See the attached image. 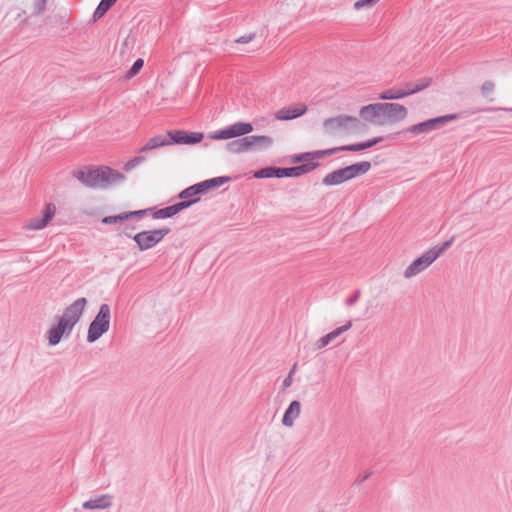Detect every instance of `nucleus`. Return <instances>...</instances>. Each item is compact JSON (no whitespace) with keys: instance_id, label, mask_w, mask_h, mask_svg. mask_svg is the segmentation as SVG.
Listing matches in <instances>:
<instances>
[{"instance_id":"obj_1","label":"nucleus","mask_w":512,"mask_h":512,"mask_svg":"<svg viewBox=\"0 0 512 512\" xmlns=\"http://www.w3.org/2000/svg\"><path fill=\"white\" fill-rule=\"evenodd\" d=\"M253 131V126L249 122H236L223 129L216 130L208 134L211 140H228L241 137L238 140L231 141L227 144V150L234 154L248 152L246 135Z\"/></svg>"},{"instance_id":"obj_2","label":"nucleus","mask_w":512,"mask_h":512,"mask_svg":"<svg viewBox=\"0 0 512 512\" xmlns=\"http://www.w3.org/2000/svg\"><path fill=\"white\" fill-rule=\"evenodd\" d=\"M360 128V120L353 116L338 115L327 118L322 123L324 135L335 136L344 133H353Z\"/></svg>"},{"instance_id":"obj_3","label":"nucleus","mask_w":512,"mask_h":512,"mask_svg":"<svg viewBox=\"0 0 512 512\" xmlns=\"http://www.w3.org/2000/svg\"><path fill=\"white\" fill-rule=\"evenodd\" d=\"M443 249L433 247L415 258L402 272L405 280H411L425 272L441 255Z\"/></svg>"},{"instance_id":"obj_4","label":"nucleus","mask_w":512,"mask_h":512,"mask_svg":"<svg viewBox=\"0 0 512 512\" xmlns=\"http://www.w3.org/2000/svg\"><path fill=\"white\" fill-rule=\"evenodd\" d=\"M371 168V164L368 161H362L345 168L336 170L332 173L327 174L323 178V184L327 186L339 185L348 180L356 178L360 175L367 173Z\"/></svg>"},{"instance_id":"obj_5","label":"nucleus","mask_w":512,"mask_h":512,"mask_svg":"<svg viewBox=\"0 0 512 512\" xmlns=\"http://www.w3.org/2000/svg\"><path fill=\"white\" fill-rule=\"evenodd\" d=\"M111 310L109 305L102 304L87 333V342L94 343L110 329Z\"/></svg>"},{"instance_id":"obj_6","label":"nucleus","mask_w":512,"mask_h":512,"mask_svg":"<svg viewBox=\"0 0 512 512\" xmlns=\"http://www.w3.org/2000/svg\"><path fill=\"white\" fill-rule=\"evenodd\" d=\"M170 231L171 230L168 227L144 230L135 234L133 240L140 251H146L159 244L170 233Z\"/></svg>"},{"instance_id":"obj_7","label":"nucleus","mask_w":512,"mask_h":512,"mask_svg":"<svg viewBox=\"0 0 512 512\" xmlns=\"http://www.w3.org/2000/svg\"><path fill=\"white\" fill-rule=\"evenodd\" d=\"M47 0H19L15 5L16 18L27 22L32 17L40 16L46 9Z\"/></svg>"},{"instance_id":"obj_8","label":"nucleus","mask_w":512,"mask_h":512,"mask_svg":"<svg viewBox=\"0 0 512 512\" xmlns=\"http://www.w3.org/2000/svg\"><path fill=\"white\" fill-rule=\"evenodd\" d=\"M57 213V206L52 202L45 203L40 213L30 218L23 226L26 231H40L45 229Z\"/></svg>"},{"instance_id":"obj_9","label":"nucleus","mask_w":512,"mask_h":512,"mask_svg":"<svg viewBox=\"0 0 512 512\" xmlns=\"http://www.w3.org/2000/svg\"><path fill=\"white\" fill-rule=\"evenodd\" d=\"M457 119L456 114H448L444 116H439L433 119L426 120L424 122L412 125L408 128V132L412 134H421L428 133L430 131L439 129L449 122Z\"/></svg>"},{"instance_id":"obj_10","label":"nucleus","mask_w":512,"mask_h":512,"mask_svg":"<svg viewBox=\"0 0 512 512\" xmlns=\"http://www.w3.org/2000/svg\"><path fill=\"white\" fill-rule=\"evenodd\" d=\"M86 304V298H78L65 309L61 316H58L57 318L73 329L79 322Z\"/></svg>"},{"instance_id":"obj_11","label":"nucleus","mask_w":512,"mask_h":512,"mask_svg":"<svg viewBox=\"0 0 512 512\" xmlns=\"http://www.w3.org/2000/svg\"><path fill=\"white\" fill-rule=\"evenodd\" d=\"M383 125L401 122L406 119L408 110L399 103H381Z\"/></svg>"},{"instance_id":"obj_12","label":"nucleus","mask_w":512,"mask_h":512,"mask_svg":"<svg viewBox=\"0 0 512 512\" xmlns=\"http://www.w3.org/2000/svg\"><path fill=\"white\" fill-rule=\"evenodd\" d=\"M431 83L430 79H421L417 81L411 88L408 90H394V89H387L383 91L379 95V99L381 100H397L404 98L406 96L412 95L414 93H417L419 91H422L423 89L427 88Z\"/></svg>"},{"instance_id":"obj_13","label":"nucleus","mask_w":512,"mask_h":512,"mask_svg":"<svg viewBox=\"0 0 512 512\" xmlns=\"http://www.w3.org/2000/svg\"><path fill=\"white\" fill-rule=\"evenodd\" d=\"M381 139L380 138H375L373 140H370V141H367V142H363V143H360V144H354V145H347V146H343V147H340V148H336V149H328V150H323V151H316L314 153H306V154H302L300 156H298L296 158L297 161H302V160H305L309 157H312V158H315V157H322L324 155H329V154H332L336 151H361V150H364V149H367V148H370L374 145H376Z\"/></svg>"},{"instance_id":"obj_14","label":"nucleus","mask_w":512,"mask_h":512,"mask_svg":"<svg viewBox=\"0 0 512 512\" xmlns=\"http://www.w3.org/2000/svg\"><path fill=\"white\" fill-rule=\"evenodd\" d=\"M55 324L51 325L45 333L49 346L58 345L64 336H69L72 328L56 317Z\"/></svg>"},{"instance_id":"obj_15","label":"nucleus","mask_w":512,"mask_h":512,"mask_svg":"<svg viewBox=\"0 0 512 512\" xmlns=\"http://www.w3.org/2000/svg\"><path fill=\"white\" fill-rule=\"evenodd\" d=\"M360 118L370 124L383 125L381 103H372L362 106L359 110Z\"/></svg>"},{"instance_id":"obj_16","label":"nucleus","mask_w":512,"mask_h":512,"mask_svg":"<svg viewBox=\"0 0 512 512\" xmlns=\"http://www.w3.org/2000/svg\"><path fill=\"white\" fill-rule=\"evenodd\" d=\"M171 144L193 145L203 140L201 132H187L183 130L169 131Z\"/></svg>"},{"instance_id":"obj_17","label":"nucleus","mask_w":512,"mask_h":512,"mask_svg":"<svg viewBox=\"0 0 512 512\" xmlns=\"http://www.w3.org/2000/svg\"><path fill=\"white\" fill-rule=\"evenodd\" d=\"M307 109L308 108L306 104L297 103L277 110L274 114V117L279 121L293 120L304 115L307 112Z\"/></svg>"},{"instance_id":"obj_18","label":"nucleus","mask_w":512,"mask_h":512,"mask_svg":"<svg viewBox=\"0 0 512 512\" xmlns=\"http://www.w3.org/2000/svg\"><path fill=\"white\" fill-rule=\"evenodd\" d=\"M113 505V496L110 494L95 495L82 503L85 510H107Z\"/></svg>"},{"instance_id":"obj_19","label":"nucleus","mask_w":512,"mask_h":512,"mask_svg":"<svg viewBox=\"0 0 512 512\" xmlns=\"http://www.w3.org/2000/svg\"><path fill=\"white\" fill-rule=\"evenodd\" d=\"M249 151H266L274 144V139L268 135H246Z\"/></svg>"},{"instance_id":"obj_20","label":"nucleus","mask_w":512,"mask_h":512,"mask_svg":"<svg viewBox=\"0 0 512 512\" xmlns=\"http://www.w3.org/2000/svg\"><path fill=\"white\" fill-rule=\"evenodd\" d=\"M75 177L86 187H101L98 168H85L77 171Z\"/></svg>"},{"instance_id":"obj_21","label":"nucleus","mask_w":512,"mask_h":512,"mask_svg":"<svg viewBox=\"0 0 512 512\" xmlns=\"http://www.w3.org/2000/svg\"><path fill=\"white\" fill-rule=\"evenodd\" d=\"M197 200L198 199L182 201V202L176 203L174 205L159 209V210L153 212L152 217L154 219L170 218V217L176 215L177 213H179L180 211H182L183 209L188 208L189 206H191L192 204L197 202Z\"/></svg>"},{"instance_id":"obj_22","label":"nucleus","mask_w":512,"mask_h":512,"mask_svg":"<svg viewBox=\"0 0 512 512\" xmlns=\"http://www.w3.org/2000/svg\"><path fill=\"white\" fill-rule=\"evenodd\" d=\"M352 327V322L347 321L344 325L332 330L326 335L316 340L314 346L316 349H323L334 342L342 333L348 331Z\"/></svg>"},{"instance_id":"obj_23","label":"nucleus","mask_w":512,"mask_h":512,"mask_svg":"<svg viewBox=\"0 0 512 512\" xmlns=\"http://www.w3.org/2000/svg\"><path fill=\"white\" fill-rule=\"evenodd\" d=\"M302 405L300 401L293 400L285 410L281 423L286 428H292L296 420L300 417Z\"/></svg>"},{"instance_id":"obj_24","label":"nucleus","mask_w":512,"mask_h":512,"mask_svg":"<svg viewBox=\"0 0 512 512\" xmlns=\"http://www.w3.org/2000/svg\"><path fill=\"white\" fill-rule=\"evenodd\" d=\"M99 169V177H100V186L106 187L112 184L119 183L124 180V176L118 172L117 170L111 169L109 167H100Z\"/></svg>"},{"instance_id":"obj_25","label":"nucleus","mask_w":512,"mask_h":512,"mask_svg":"<svg viewBox=\"0 0 512 512\" xmlns=\"http://www.w3.org/2000/svg\"><path fill=\"white\" fill-rule=\"evenodd\" d=\"M171 145L170 135L169 132L165 135H157L152 138H150L147 143L140 148V153H146L148 151H151L156 148L164 147Z\"/></svg>"},{"instance_id":"obj_26","label":"nucleus","mask_w":512,"mask_h":512,"mask_svg":"<svg viewBox=\"0 0 512 512\" xmlns=\"http://www.w3.org/2000/svg\"><path fill=\"white\" fill-rule=\"evenodd\" d=\"M315 164H304L291 168H277L278 178L282 177H298L315 168Z\"/></svg>"},{"instance_id":"obj_27","label":"nucleus","mask_w":512,"mask_h":512,"mask_svg":"<svg viewBox=\"0 0 512 512\" xmlns=\"http://www.w3.org/2000/svg\"><path fill=\"white\" fill-rule=\"evenodd\" d=\"M229 181H230L229 177L221 176V177H216V178L208 179V180L202 181L200 183H197V184H195V187L197 189V192H199V194H203L211 189L220 187L221 185H223Z\"/></svg>"},{"instance_id":"obj_28","label":"nucleus","mask_w":512,"mask_h":512,"mask_svg":"<svg viewBox=\"0 0 512 512\" xmlns=\"http://www.w3.org/2000/svg\"><path fill=\"white\" fill-rule=\"evenodd\" d=\"M229 181H230L229 177L221 176V177H216V178L208 179V180L202 181L200 183H197V184H195V187L197 189V192H199V194H203L211 189L220 187L221 185H223Z\"/></svg>"},{"instance_id":"obj_29","label":"nucleus","mask_w":512,"mask_h":512,"mask_svg":"<svg viewBox=\"0 0 512 512\" xmlns=\"http://www.w3.org/2000/svg\"><path fill=\"white\" fill-rule=\"evenodd\" d=\"M229 181H230L229 177L221 176V177H216V178L208 179V180L202 181L200 183H197V184H195V187L197 189V192H199V194H203L211 189L220 187L221 185H223Z\"/></svg>"},{"instance_id":"obj_30","label":"nucleus","mask_w":512,"mask_h":512,"mask_svg":"<svg viewBox=\"0 0 512 512\" xmlns=\"http://www.w3.org/2000/svg\"><path fill=\"white\" fill-rule=\"evenodd\" d=\"M79 211L87 216L97 215L99 212V201L96 198H86L80 202Z\"/></svg>"},{"instance_id":"obj_31","label":"nucleus","mask_w":512,"mask_h":512,"mask_svg":"<svg viewBox=\"0 0 512 512\" xmlns=\"http://www.w3.org/2000/svg\"><path fill=\"white\" fill-rule=\"evenodd\" d=\"M147 211L148 210H139V211L123 213V214L116 215V216H107L102 219V223L103 224H114L116 222L125 221L133 216L143 215Z\"/></svg>"},{"instance_id":"obj_32","label":"nucleus","mask_w":512,"mask_h":512,"mask_svg":"<svg viewBox=\"0 0 512 512\" xmlns=\"http://www.w3.org/2000/svg\"><path fill=\"white\" fill-rule=\"evenodd\" d=\"M480 91L483 98L490 102L494 101L495 84L492 81L484 82Z\"/></svg>"},{"instance_id":"obj_33","label":"nucleus","mask_w":512,"mask_h":512,"mask_svg":"<svg viewBox=\"0 0 512 512\" xmlns=\"http://www.w3.org/2000/svg\"><path fill=\"white\" fill-rule=\"evenodd\" d=\"M257 34L253 30H247L233 40L235 44H249L255 40Z\"/></svg>"},{"instance_id":"obj_34","label":"nucleus","mask_w":512,"mask_h":512,"mask_svg":"<svg viewBox=\"0 0 512 512\" xmlns=\"http://www.w3.org/2000/svg\"><path fill=\"white\" fill-rule=\"evenodd\" d=\"M116 1L117 0H102L94 12V17H102Z\"/></svg>"},{"instance_id":"obj_35","label":"nucleus","mask_w":512,"mask_h":512,"mask_svg":"<svg viewBox=\"0 0 512 512\" xmlns=\"http://www.w3.org/2000/svg\"><path fill=\"white\" fill-rule=\"evenodd\" d=\"M380 0H357L353 4L356 11L368 10L373 8Z\"/></svg>"},{"instance_id":"obj_36","label":"nucleus","mask_w":512,"mask_h":512,"mask_svg":"<svg viewBox=\"0 0 512 512\" xmlns=\"http://www.w3.org/2000/svg\"><path fill=\"white\" fill-rule=\"evenodd\" d=\"M255 178H271L278 177L277 168L267 167L261 170H258L254 173Z\"/></svg>"},{"instance_id":"obj_37","label":"nucleus","mask_w":512,"mask_h":512,"mask_svg":"<svg viewBox=\"0 0 512 512\" xmlns=\"http://www.w3.org/2000/svg\"><path fill=\"white\" fill-rule=\"evenodd\" d=\"M143 65H144L143 59H137L134 62V64L132 65V67L129 69V71L126 73V78L131 79V78L135 77L140 72Z\"/></svg>"},{"instance_id":"obj_38","label":"nucleus","mask_w":512,"mask_h":512,"mask_svg":"<svg viewBox=\"0 0 512 512\" xmlns=\"http://www.w3.org/2000/svg\"><path fill=\"white\" fill-rule=\"evenodd\" d=\"M198 194H199V192H197V189H196L195 185H192V186L184 189L179 194V198H181V199H188V198L194 197V196H196Z\"/></svg>"},{"instance_id":"obj_39","label":"nucleus","mask_w":512,"mask_h":512,"mask_svg":"<svg viewBox=\"0 0 512 512\" xmlns=\"http://www.w3.org/2000/svg\"><path fill=\"white\" fill-rule=\"evenodd\" d=\"M294 372H295V366L290 370L288 375L283 380V382H282V389L283 390L289 388L292 385Z\"/></svg>"},{"instance_id":"obj_40","label":"nucleus","mask_w":512,"mask_h":512,"mask_svg":"<svg viewBox=\"0 0 512 512\" xmlns=\"http://www.w3.org/2000/svg\"><path fill=\"white\" fill-rule=\"evenodd\" d=\"M144 161V158L142 157H135L133 158L132 160L128 161L125 165V169L126 170H131L133 169L134 167H136L137 165H139L140 163H142Z\"/></svg>"},{"instance_id":"obj_41","label":"nucleus","mask_w":512,"mask_h":512,"mask_svg":"<svg viewBox=\"0 0 512 512\" xmlns=\"http://www.w3.org/2000/svg\"><path fill=\"white\" fill-rule=\"evenodd\" d=\"M370 475H371V473H370V472H366V473L362 476V478L360 479V481L362 482V481L366 480L367 478H369V476H370Z\"/></svg>"},{"instance_id":"obj_42","label":"nucleus","mask_w":512,"mask_h":512,"mask_svg":"<svg viewBox=\"0 0 512 512\" xmlns=\"http://www.w3.org/2000/svg\"><path fill=\"white\" fill-rule=\"evenodd\" d=\"M511 111H512V108H511Z\"/></svg>"}]
</instances>
